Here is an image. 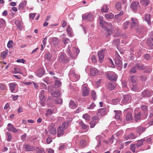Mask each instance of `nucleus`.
<instances>
[{
	"mask_svg": "<svg viewBox=\"0 0 153 153\" xmlns=\"http://www.w3.org/2000/svg\"><path fill=\"white\" fill-rule=\"evenodd\" d=\"M146 128V127L139 126L137 128L136 131L138 134L140 135L141 133L145 131Z\"/></svg>",
	"mask_w": 153,
	"mask_h": 153,
	"instance_id": "412c9836",
	"label": "nucleus"
},
{
	"mask_svg": "<svg viewBox=\"0 0 153 153\" xmlns=\"http://www.w3.org/2000/svg\"><path fill=\"white\" fill-rule=\"evenodd\" d=\"M139 4L138 2L135 1L132 2L131 5V7L134 10L136 11L138 8L139 7Z\"/></svg>",
	"mask_w": 153,
	"mask_h": 153,
	"instance_id": "2eb2a0df",
	"label": "nucleus"
},
{
	"mask_svg": "<svg viewBox=\"0 0 153 153\" xmlns=\"http://www.w3.org/2000/svg\"><path fill=\"white\" fill-rule=\"evenodd\" d=\"M82 117L88 121L89 120H90V116L87 114H85L83 115Z\"/></svg>",
	"mask_w": 153,
	"mask_h": 153,
	"instance_id": "13d9d810",
	"label": "nucleus"
},
{
	"mask_svg": "<svg viewBox=\"0 0 153 153\" xmlns=\"http://www.w3.org/2000/svg\"><path fill=\"white\" fill-rule=\"evenodd\" d=\"M13 44V42L12 40L9 41L7 44V47L9 48H10L12 47Z\"/></svg>",
	"mask_w": 153,
	"mask_h": 153,
	"instance_id": "bf43d9fd",
	"label": "nucleus"
},
{
	"mask_svg": "<svg viewBox=\"0 0 153 153\" xmlns=\"http://www.w3.org/2000/svg\"><path fill=\"white\" fill-rule=\"evenodd\" d=\"M54 125L53 124L49 127V132L53 135H55L56 133V130L53 126Z\"/></svg>",
	"mask_w": 153,
	"mask_h": 153,
	"instance_id": "b1692460",
	"label": "nucleus"
},
{
	"mask_svg": "<svg viewBox=\"0 0 153 153\" xmlns=\"http://www.w3.org/2000/svg\"><path fill=\"white\" fill-rule=\"evenodd\" d=\"M131 99V97L130 95H124L123 96V99L120 103V105L126 104L130 103Z\"/></svg>",
	"mask_w": 153,
	"mask_h": 153,
	"instance_id": "20e7f679",
	"label": "nucleus"
},
{
	"mask_svg": "<svg viewBox=\"0 0 153 153\" xmlns=\"http://www.w3.org/2000/svg\"><path fill=\"white\" fill-rule=\"evenodd\" d=\"M98 70L95 68H91L90 70V74L92 76H96L98 74Z\"/></svg>",
	"mask_w": 153,
	"mask_h": 153,
	"instance_id": "a211bd4d",
	"label": "nucleus"
},
{
	"mask_svg": "<svg viewBox=\"0 0 153 153\" xmlns=\"http://www.w3.org/2000/svg\"><path fill=\"white\" fill-rule=\"evenodd\" d=\"M140 88V86L138 84H133L131 89L133 91H137L139 90Z\"/></svg>",
	"mask_w": 153,
	"mask_h": 153,
	"instance_id": "7c9ffc66",
	"label": "nucleus"
},
{
	"mask_svg": "<svg viewBox=\"0 0 153 153\" xmlns=\"http://www.w3.org/2000/svg\"><path fill=\"white\" fill-rule=\"evenodd\" d=\"M151 15L150 14L148 13L145 15L144 18L145 20L147 22L149 25H151Z\"/></svg>",
	"mask_w": 153,
	"mask_h": 153,
	"instance_id": "aec40b11",
	"label": "nucleus"
},
{
	"mask_svg": "<svg viewBox=\"0 0 153 153\" xmlns=\"http://www.w3.org/2000/svg\"><path fill=\"white\" fill-rule=\"evenodd\" d=\"M115 8L118 10L121 9V3L120 2H117L115 4Z\"/></svg>",
	"mask_w": 153,
	"mask_h": 153,
	"instance_id": "864d4df0",
	"label": "nucleus"
},
{
	"mask_svg": "<svg viewBox=\"0 0 153 153\" xmlns=\"http://www.w3.org/2000/svg\"><path fill=\"white\" fill-rule=\"evenodd\" d=\"M14 73L21 74L22 73V72L19 68H14Z\"/></svg>",
	"mask_w": 153,
	"mask_h": 153,
	"instance_id": "3c124183",
	"label": "nucleus"
},
{
	"mask_svg": "<svg viewBox=\"0 0 153 153\" xmlns=\"http://www.w3.org/2000/svg\"><path fill=\"white\" fill-rule=\"evenodd\" d=\"M51 57V55L49 53H46L44 56L45 58L49 60H50Z\"/></svg>",
	"mask_w": 153,
	"mask_h": 153,
	"instance_id": "603ef678",
	"label": "nucleus"
},
{
	"mask_svg": "<svg viewBox=\"0 0 153 153\" xmlns=\"http://www.w3.org/2000/svg\"><path fill=\"white\" fill-rule=\"evenodd\" d=\"M147 45L152 49H153V38H149L147 39Z\"/></svg>",
	"mask_w": 153,
	"mask_h": 153,
	"instance_id": "5701e85b",
	"label": "nucleus"
},
{
	"mask_svg": "<svg viewBox=\"0 0 153 153\" xmlns=\"http://www.w3.org/2000/svg\"><path fill=\"white\" fill-rule=\"evenodd\" d=\"M51 43L52 44L56 45H57L59 43V40L56 37H53L52 38L51 41Z\"/></svg>",
	"mask_w": 153,
	"mask_h": 153,
	"instance_id": "f704fd0d",
	"label": "nucleus"
},
{
	"mask_svg": "<svg viewBox=\"0 0 153 153\" xmlns=\"http://www.w3.org/2000/svg\"><path fill=\"white\" fill-rule=\"evenodd\" d=\"M69 106L71 109H73L76 108L77 107V105L75 102L73 100H71L69 102Z\"/></svg>",
	"mask_w": 153,
	"mask_h": 153,
	"instance_id": "cd10ccee",
	"label": "nucleus"
},
{
	"mask_svg": "<svg viewBox=\"0 0 153 153\" xmlns=\"http://www.w3.org/2000/svg\"><path fill=\"white\" fill-rule=\"evenodd\" d=\"M96 106V105L94 103H92L91 105L87 107V109H92L94 108Z\"/></svg>",
	"mask_w": 153,
	"mask_h": 153,
	"instance_id": "e2e57ef3",
	"label": "nucleus"
},
{
	"mask_svg": "<svg viewBox=\"0 0 153 153\" xmlns=\"http://www.w3.org/2000/svg\"><path fill=\"white\" fill-rule=\"evenodd\" d=\"M140 3L143 5L146 6L149 4V0H141Z\"/></svg>",
	"mask_w": 153,
	"mask_h": 153,
	"instance_id": "ea45409f",
	"label": "nucleus"
},
{
	"mask_svg": "<svg viewBox=\"0 0 153 153\" xmlns=\"http://www.w3.org/2000/svg\"><path fill=\"white\" fill-rule=\"evenodd\" d=\"M115 64L117 67H121L122 64L121 59H115Z\"/></svg>",
	"mask_w": 153,
	"mask_h": 153,
	"instance_id": "473e14b6",
	"label": "nucleus"
},
{
	"mask_svg": "<svg viewBox=\"0 0 153 153\" xmlns=\"http://www.w3.org/2000/svg\"><path fill=\"white\" fill-rule=\"evenodd\" d=\"M145 140L144 139H142L138 140L137 143L136 144L138 148L139 147L142 146L143 145V142Z\"/></svg>",
	"mask_w": 153,
	"mask_h": 153,
	"instance_id": "79ce46f5",
	"label": "nucleus"
},
{
	"mask_svg": "<svg viewBox=\"0 0 153 153\" xmlns=\"http://www.w3.org/2000/svg\"><path fill=\"white\" fill-rule=\"evenodd\" d=\"M26 4L27 1H22L21 3L19 4V8L20 9H21L24 8L26 5Z\"/></svg>",
	"mask_w": 153,
	"mask_h": 153,
	"instance_id": "a19ab883",
	"label": "nucleus"
},
{
	"mask_svg": "<svg viewBox=\"0 0 153 153\" xmlns=\"http://www.w3.org/2000/svg\"><path fill=\"white\" fill-rule=\"evenodd\" d=\"M116 86V84L115 82H109L106 85V88L109 91L114 90Z\"/></svg>",
	"mask_w": 153,
	"mask_h": 153,
	"instance_id": "9b49d317",
	"label": "nucleus"
},
{
	"mask_svg": "<svg viewBox=\"0 0 153 153\" xmlns=\"http://www.w3.org/2000/svg\"><path fill=\"white\" fill-rule=\"evenodd\" d=\"M25 148L26 149V151L28 152L32 151L33 150H35V149L34 147L28 144L26 145L25 146Z\"/></svg>",
	"mask_w": 153,
	"mask_h": 153,
	"instance_id": "c85d7f7f",
	"label": "nucleus"
},
{
	"mask_svg": "<svg viewBox=\"0 0 153 153\" xmlns=\"http://www.w3.org/2000/svg\"><path fill=\"white\" fill-rule=\"evenodd\" d=\"M141 108L143 111L144 112L145 114H146L148 111L147 106L144 105H143L141 106Z\"/></svg>",
	"mask_w": 153,
	"mask_h": 153,
	"instance_id": "8fccbe9b",
	"label": "nucleus"
},
{
	"mask_svg": "<svg viewBox=\"0 0 153 153\" xmlns=\"http://www.w3.org/2000/svg\"><path fill=\"white\" fill-rule=\"evenodd\" d=\"M109 10V7L106 4L103 5L101 8V11L102 12H107Z\"/></svg>",
	"mask_w": 153,
	"mask_h": 153,
	"instance_id": "2f4dec72",
	"label": "nucleus"
},
{
	"mask_svg": "<svg viewBox=\"0 0 153 153\" xmlns=\"http://www.w3.org/2000/svg\"><path fill=\"white\" fill-rule=\"evenodd\" d=\"M68 52L71 58L75 59L79 53V50L76 48L73 47L70 50L69 49Z\"/></svg>",
	"mask_w": 153,
	"mask_h": 153,
	"instance_id": "f03ea898",
	"label": "nucleus"
},
{
	"mask_svg": "<svg viewBox=\"0 0 153 153\" xmlns=\"http://www.w3.org/2000/svg\"><path fill=\"white\" fill-rule=\"evenodd\" d=\"M79 124L81 126L82 129H88L89 128V126L88 125H86L81 121L79 122Z\"/></svg>",
	"mask_w": 153,
	"mask_h": 153,
	"instance_id": "c756f323",
	"label": "nucleus"
},
{
	"mask_svg": "<svg viewBox=\"0 0 153 153\" xmlns=\"http://www.w3.org/2000/svg\"><path fill=\"white\" fill-rule=\"evenodd\" d=\"M89 93V91L86 86L83 87L82 90V95L83 97H86L88 96Z\"/></svg>",
	"mask_w": 153,
	"mask_h": 153,
	"instance_id": "6ab92c4d",
	"label": "nucleus"
},
{
	"mask_svg": "<svg viewBox=\"0 0 153 153\" xmlns=\"http://www.w3.org/2000/svg\"><path fill=\"white\" fill-rule=\"evenodd\" d=\"M37 74L39 77H41L45 74V71L43 68H40L37 70Z\"/></svg>",
	"mask_w": 153,
	"mask_h": 153,
	"instance_id": "4be33fe9",
	"label": "nucleus"
},
{
	"mask_svg": "<svg viewBox=\"0 0 153 153\" xmlns=\"http://www.w3.org/2000/svg\"><path fill=\"white\" fill-rule=\"evenodd\" d=\"M105 17L108 19H112L114 17V14L112 13L105 14Z\"/></svg>",
	"mask_w": 153,
	"mask_h": 153,
	"instance_id": "4c0bfd02",
	"label": "nucleus"
},
{
	"mask_svg": "<svg viewBox=\"0 0 153 153\" xmlns=\"http://www.w3.org/2000/svg\"><path fill=\"white\" fill-rule=\"evenodd\" d=\"M138 76H134L131 77V82L133 83H136L137 80Z\"/></svg>",
	"mask_w": 153,
	"mask_h": 153,
	"instance_id": "c03bdc74",
	"label": "nucleus"
},
{
	"mask_svg": "<svg viewBox=\"0 0 153 153\" xmlns=\"http://www.w3.org/2000/svg\"><path fill=\"white\" fill-rule=\"evenodd\" d=\"M40 100V103L41 105L44 106L45 105V102L46 100V97L45 96H42V97H39Z\"/></svg>",
	"mask_w": 153,
	"mask_h": 153,
	"instance_id": "e433bc0d",
	"label": "nucleus"
},
{
	"mask_svg": "<svg viewBox=\"0 0 153 153\" xmlns=\"http://www.w3.org/2000/svg\"><path fill=\"white\" fill-rule=\"evenodd\" d=\"M141 113L140 111H137L134 110V118L135 121L137 122L141 118Z\"/></svg>",
	"mask_w": 153,
	"mask_h": 153,
	"instance_id": "ddd939ff",
	"label": "nucleus"
},
{
	"mask_svg": "<svg viewBox=\"0 0 153 153\" xmlns=\"http://www.w3.org/2000/svg\"><path fill=\"white\" fill-rule=\"evenodd\" d=\"M68 123L66 122L63 123L62 125L61 128L64 130H65L67 128L68 126Z\"/></svg>",
	"mask_w": 153,
	"mask_h": 153,
	"instance_id": "6e6d98bb",
	"label": "nucleus"
},
{
	"mask_svg": "<svg viewBox=\"0 0 153 153\" xmlns=\"http://www.w3.org/2000/svg\"><path fill=\"white\" fill-rule=\"evenodd\" d=\"M11 92H13L15 89L16 85L13 83H10L9 85Z\"/></svg>",
	"mask_w": 153,
	"mask_h": 153,
	"instance_id": "37998d69",
	"label": "nucleus"
},
{
	"mask_svg": "<svg viewBox=\"0 0 153 153\" xmlns=\"http://www.w3.org/2000/svg\"><path fill=\"white\" fill-rule=\"evenodd\" d=\"M106 113V108H102L99 109L97 113L99 116H103L105 115Z\"/></svg>",
	"mask_w": 153,
	"mask_h": 153,
	"instance_id": "dca6fc26",
	"label": "nucleus"
},
{
	"mask_svg": "<svg viewBox=\"0 0 153 153\" xmlns=\"http://www.w3.org/2000/svg\"><path fill=\"white\" fill-rule=\"evenodd\" d=\"M69 76L73 82L77 81L80 78V76L76 74L72 70L70 71Z\"/></svg>",
	"mask_w": 153,
	"mask_h": 153,
	"instance_id": "423d86ee",
	"label": "nucleus"
},
{
	"mask_svg": "<svg viewBox=\"0 0 153 153\" xmlns=\"http://www.w3.org/2000/svg\"><path fill=\"white\" fill-rule=\"evenodd\" d=\"M115 112V117L116 119H120V117L121 114L120 112L118 111H114Z\"/></svg>",
	"mask_w": 153,
	"mask_h": 153,
	"instance_id": "09e8293b",
	"label": "nucleus"
},
{
	"mask_svg": "<svg viewBox=\"0 0 153 153\" xmlns=\"http://www.w3.org/2000/svg\"><path fill=\"white\" fill-rule=\"evenodd\" d=\"M7 130L10 131H12L14 133L18 132V130L14 127V126L11 123H8L7 125Z\"/></svg>",
	"mask_w": 153,
	"mask_h": 153,
	"instance_id": "4468645a",
	"label": "nucleus"
},
{
	"mask_svg": "<svg viewBox=\"0 0 153 153\" xmlns=\"http://www.w3.org/2000/svg\"><path fill=\"white\" fill-rule=\"evenodd\" d=\"M69 60V59L65 53L62 52L60 53L59 59V62L63 63H66L68 62Z\"/></svg>",
	"mask_w": 153,
	"mask_h": 153,
	"instance_id": "39448f33",
	"label": "nucleus"
},
{
	"mask_svg": "<svg viewBox=\"0 0 153 153\" xmlns=\"http://www.w3.org/2000/svg\"><path fill=\"white\" fill-rule=\"evenodd\" d=\"M105 53V50H101L98 53V56L99 57V61L100 63H102V61L103 59Z\"/></svg>",
	"mask_w": 153,
	"mask_h": 153,
	"instance_id": "9d476101",
	"label": "nucleus"
},
{
	"mask_svg": "<svg viewBox=\"0 0 153 153\" xmlns=\"http://www.w3.org/2000/svg\"><path fill=\"white\" fill-rule=\"evenodd\" d=\"M91 94L92 98L95 100L97 99V95L96 92L94 90H93L91 91Z\"/></svg>",
	"mask_w": 153,
	"mask_h": 153,
	"instance_id": "5fc2aeb1",
	"label": "nucleus"
},
{
	"mask_svg": "<svg viewBox=\"0 0 153 153\" xmlns=\"http://www.w3.org/2000/svg\"><path fill=\"white\" fill-rule=\"evenodd\" d=\"M138 148L136 144H132L130 145V149L133 152H136L138 151L137 149Z\"/></svg>",
	"mask_w": 153,
	"mask_h": 153,
	"instance_id": "bb28decb",
	"label": "nucleus"
},
{
	"mask_svg": "<svg viewBox=\"0 0 153 153\" xmlns=\"http://www.w3.org/2000/svg\"><path fill=\"white\" fill-rule=\"evenodd\" d=\"M107 76L110 80L115 81L117 78V76L114 72H111L107 74Z\"/></svg>",
	"mask_w": 153,
	"mask_h": 153,
	"instance_id": "6e6552de",
	"label": "nucleus"
},
{
	"mask_svg": "<svg viewBox=\"0 0 153 153\" xmlns=\"http://www.w3.org/2000/svg\"><path fill=\"white\" fill-rule=\"evenodd\" d=\"M121 100L120 97H118L116 99H114L111 100V103L113 105H116L118 102L120 103V101Z\"/></svg>",
	"mask_w": 153,
	"mask_h": 153,
	"instance_id": "72a5a7b5",
	"label": "nucleus"
},
{
	"mask_svg": "<svg viewBox=\"0 0 153 153\" xmlns=\"http://www.w3.org/2000/svg\"><path fill=\"white\" fill-rule=\"evenodd\" d=\"M36 153H45L44 149H39L38 147H36L35 150Z\"/></svg>",
	"mask_w": 153,
	"mask_h": 153,
	"instance_id": "49530a36",
	"label": "nucleus"
},
{
	"mask_svg": "<svg viewBox=\"0 0 153 153\" xmlns=\"http://www.w3.org/2000/svg\"><path fill=\"white\" fill-rule=\"evenodd\" d=\"M137 136L134 134L133 133H131L130 134L128 135H125L124 136V138L126 140H127L129 139H134L136 138Z\"/></svg>",
	"mask_w": 153,
	"mask_h": 153,
	"instance_id": "393cba45",
	"label": "nucleus"
},
{
	"mask_svg": "<svg viewBox=\"0 0 153 153\" xmlns=\"http://www.w3.org/2000/svg\"><path fill=\"white\" fill-rule=\"evenodd\" d=\"M142 68H131L130 69V72L131 74H132L137 72L138 71L144 70Z\"/></svg>",
	"mask_w": 153,
	"mask_h": 153,
	"instance_id": "a878e982",
	"label": "nucleus"
},
{
	"mask_svg": "<svg viewBox=\"0 0 153 153\" xmlns=\"http://www.w3.org/2000/svg\"><path fill=\"white\" fill-rule=\"evenodd\" d=\"M51 95L52 97L57 98L60 96L61 93L59 91L56 90L55 92L52 93Z\"/></svg>",
	"mask_w": 153,
	"mask_h": 153,
	"instance_id": "c9c22d12",
	"label": "nucleus"
},
{
	"mask_svg": "<svg viewBox=\"0 0 153 153\" xmlns=\"http://www.w3.org/2000/svg\"><path fill=\"white\" fill-rule=\"evenodd\" d=\"M122 37L123 40H122V42H123L124 41H125L127 40V42H128V40H127L128 39V36H127V34H123L122 35Z\"/></svg>",
	"mask_w": 153,
	"mask_h": 153,
	"instance_id": "052dcab7",
	"label": "nucleus"
},
{
	"mask_svg": "<svg viewBox=\"0 0 153 153\" xmlns=\"http://www.w3.org/2000/svg\"><path fill=\"white\" fill-rule=\"evenodd\" d=\"M7 140L8 141H10L12 139V136L10 132H7Z\"/></svg>",
	"mask_w": 153,
	"mask_h": 153,
	"instance_id": "4d7b16f0",
	"label": "nucleus"
},
{
	"mask_svg": "<svg viewBox=\"0 0 153 153\" xmlns=\"http://www.w3.org/2000/svg\"><path fill=\"white\" fill-rule=\"evenodd\" d=\"M64 130L61 128L60 126H59L57 129V135L58 137H60L63 136L65 132Z\"/></svg>",
	"mask_w": 153,
	"mask_h": 153,
	"instance_id": "f3484780",
	"label": "nucleus"
},
{
	"mask_svg": "<svg viewBox=\"0 0 153 153\" xmlns=\"http://www.w3.org/2000/svg\"><path fill=\"white\" fill-rule=\"evenodd\" d=\"M5 21L3 19L0 18V29L5 25Z\"/></svg>",
	"mask_w": 153,
	"mask_h": 153,
	"instance_id": "de8ad7c7",
	"label": "nucleus"
},
{
	"mask_svg": "<svg viewBox=\"0 0 153 153\" xmlns=\"http://www.w3.org/2000/svg\"><path fill=\"white\" fill-rule=\"evenodd\" d=\"M120 42V40L118 39H116L113 41V43L115 45H118Z\"/></svg>",
	"mask_w": 153,
	"mask_h": 153,
	"instance_id": "338daca9",
	"label": "nucleus"
},
{
	"mask_svg": "<svg viewBox=\"0 0 153 153\" xmlns=\"http://www.w3.org/2000/svg\"><path fill=\"white\" fill-rule=\"evenodd\" d=\"M15 23L18 27V29L21 30L22 27H21V23L20 21L19 20H16L15 21Z\"/></svg>",
	"mask_w": 153,
	"mask_h": 153,
	"instance_id": "58836bf2",
	"label": "nucleus"
},
{
	"mask_svg": "<svg viewBox=\"0 0 153 153\" xmlns=\"http://www.w3.org/2000/svg\"><path fill=\"white\" fill-rule=\"evenodd\" d=\"M96 123V121H91L90 123V127L91 128H94Z\"/></svg>",
	"mask_w": 153,
	"mask_h": 153,
	"instance_id": "0e129e2a",
	"label": "nucleus"
},
{
	"mask_svg": "<svg viewBox=\"0 0 153 153\" xmlns=\"http://www.w3.org/2000/svg\"><path fill=\"white\" fill-rule=\"evenodd\" d=\"M104 22L102 20L100 21V25H101L103 28H104V30L105 31L106 35L107 37L110 35L114 31V28L113 26L111 23L109 22H105L103 23Z\"/></svg>",
	"mask_w": 153,
	"mask_h": 153,
	"instance_id": "f257e3e1",
	"label": "nucleus"
},
{
	"mask_svg": "<svg viewBox=\"0 0 153 153\" xmlns=\"http://www.w3.org/2000/svg\"><path fill=\"white\" fill-rule=\"evenodd\" d=\"M129 22L127 21L124 22L123 24V27L124 29H127L128 26Z\"/></svg>",
	"mask_w": 153,
	"mask_h": 153,
	"instance_id": "680f3d73",
	"label": "nucleus"
},
{
	"mask_svg": "<svg viewBox=\"0 0 153 153\" xmlns=\"http://www.w3.org/2000/svg\"><path fill=\"white\" fill-rule=\"evenodd\" d=\"M8 53V51L7 50H6L5 51H3L1 52V56L3 58H5L6 56Z\"/></svg>",
	"mask_w": 153,
	"mask_h": 153,
	"instance_id": "a18cd8bd",
	"label": "nucleus"
},
{
	"mask_svg": "<svg viewBox=\"0 0 153 153\" xmlns=\"http://www.w3.org/2000/svg\"><path fill=\"white\" fill-rule=\"evenodd\" d=\"M71 30V27L70 25H68V28L66 30L68 33L70 35H71L72 34Z\"/></svg>",
	"mask_w": 153,
	"mask_h": 153,
	"instance_id": "69168bd1",
	"label": "nucleus"
},
{
	"mask_svg": "<svg viewBox=\"0 0 153 153\" xmlns=\"http://www.w3.org/2000/svg\"><path fill=\"white\" fill-rule=\"evenodd\" d=\"M138 20L135 18H132L131 19V29L135 28L138 26Z\"/></svg>",
	"mask_w": 153,
	"mask_h": 153,
	"instance_id": "1a4fd4ad",
	"label": "nucleus"
},
{
	"mask_svg": "<svg viewBox=\"0 0 153 153\" xmlns=\"http://www.w3.org/2000/svg\"><path fill=\"white\" fill-rule=\"evenodd\" d=\"M82 17L83 20L90 21L92 19L93 16L91 13H90L88 14H83L82 15Z\"/></svg>",
	"mask_w": 153,
	"mask_h": 153,
	"instance_id": "f8f14e48",
	"label": "nucleus"
},
{
	"mask_svg": "<svg viewBox=\"0 0 153 153\" xmlns=\"http://www.w3.org/2000/svg\"><path fill=\"white\" fill-rule=\"evenodd\" d=\"M80 144L81 146L84 147L86 145V141L84 140H81L80 142Z\"/></svg>",
	"mask_w": 153,
	"mask_h": 153,
	"instance_id": "774afa93",
	"label": "nucleus"
},
{
	"mask_svg": "<svg viewBox=\"0 0 153 153\" xmlns=\"http://www.w3.org/2000/svg\"><path fill=\"white\" fill-rule=\"evenodd\" d=\"M153 94V91L151 90H145L143 91L141 95L143 97H149Z\"/></svg>",
	"mask_w": 153,
	"mask_h": 153,
	"instance_id": "0eeeda50",
	"label": "nucleus"
},
{
	"mask_svg": "<svg viewBox=\"0 0 153 153\" xmlns=\"http://www.w3.org/2000/svg\"><path fill=\"white\" fill-rule=\"evenodd\" d=\"M130 110L129 108H127L124 111V113H126L125 116L126 120L124 121L125 122L130 123L133 120L132 114L133 111H129Z\"/></svg>",
	"mask_w": 153,
	"mask_h": 153,
	"instance_id": "7ed1b4c3",
	"label": "nucleus"
}]
</instances>
